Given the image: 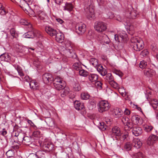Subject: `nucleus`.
<instances>
[{
	"mask_svg": "<svg viewBox=\"0 0 158 158\" xmlns=\"http://www.w3.org/2000/svg\"><path fill=\"white\" fill-rule=\"evenodd\" d=\"M131 46L136 51H139L144 47L143 41L136 37H132L131 40Z\"/></svg>",
	"mask_w": 158,
	"mask_h": 158,
	"instance_id": "1",
	"label": "nucleus"
},
{
	"mask_svg": "<svg viewBox=\"0 0 158 158\" xmlns=\"http://www.w3.org/2000/svg\"><path fill=\"white\" fill-rule=\"evenodd\" d=\"M98 110L100 113H103L108 110L110 106L109 102L106 100H101L98 103Z\"/></svg>",
	"mask_w": 158,
	"mask_h": 158,
	"instance_id": "2",
	"label": "nucleus"
},
{
	"mask_svg": "<svg viewBox=\"0 0 158 158\" xmlns=\"http://www.w3.org/2000/svg\"><path fill=\"white\" fill-rule=\"evenodd\" d=\"M115 40L118 42H120L125 43L128 40L127 35L125 31H122L120 32L119 35L116 34L114 35Z\"/></svg>",
	"mask_w": 158,
	"mask_h": 158,
	"instance_id": "3",
	"label": "nucleus"
},
{
	"mask_svg": "<svg viewBox=\"0 0 158 158\" xmlns=\"http://www.w3.org/2000/svg\"><path fill=\"white\" fill-rule=\"evenodd\" d=\"M85 15L89 19H93L95 16L94 6L93 4L89 5L85 10Z\"/></svg>",
	"mask_w": 158,
	"mask_h": 158,
	"instance_id": "4",
	"label": "nucleus"
},
{
	"mask_svg": "<svg viewBox=\"0 0 158 158\" xmlns=\"http://www.w3.org/2000/svg\"><path fill=\"white\" fill-rule=\"evenodd\" d=\"M94 28L97 31L103 32L107 29L106 23L102 21H97L95 23Z\"/></svg>",
	"mask_w": 158,
	"mask_h": 158,
	"instance_id": "5",
	"label": "nucleus"
},
{
	"mask_svg": "<svg viewBox=\"0 0 158 158\" xmlns=\"http://www.w3.org/2000/svg\"><path fill=\"white\" fill-rule=\"evenodd\" d=\"M75 30L78 34L81 35L85 31L86 25L81 22L78 23L75 26Z\"/></svg>",
	"mask_w": 158,
	"mask_h": 158,
	"instance_id": "6",
	"label": "nucleus"
},
{
	"mask_svg": "<svg viewBox=\"0 0 158 158\" xmlns=\"http://www.w3.org/2000/svg\"><path fill=\"white\" fill-rule=\"evenodd\" d=\"M41 33L38 31H36L35 33L33 31H29L25 33L23 36L24 38H32L35 36L40 37L41 36Z\"/></svg>",
	"mask_w": 158,
	"mask_h": 158,
	"instance_id": "7",
	"label": "nucleus"
},
{
	"mask_svg": "<svg viewBox=\"0 0 158 158\" xmlns=\"http://www.w3.org/2000/svg\"><path fill=\"white\" fill-rule=\"evenodd\" d=\"M97 39L100 42L103 44H108L110 40L107 35L105 34H102L98 35Z\"/></svg>",
	"mask_w": 158,
	"mask_h": 158,
	"instance_id": "8",
	"label": "nucleus"
},
{
	"mask_svg": "<svg viewBox=\"0 0 158 158\" xmlns=\"http://www.w3.org/2000/svg\"><path fill=\"white\" fill-rule=\"evenodd\" d=\"M43 79L44 82L46 84L51 83L53 80L52 75L50 73H45L43 75Z\"/></svg>",
	"mask_w": 158,
	"mask_h": 158,
	"instance_id": "9",
	"label": "nucleus"
},
{
	"mask_svg": "<svg viewBox=\"0 0 158 158\" xmlns=\"http://www.w3.org/2000/svg\"><path fill=\"white\" fill-rule=\"evenodd\" d=\"M46 32L50 36H55L57 32L56 30L49 26H47L45 27Z\"/></svg>",
	"mask_w": 158,
	"mask_h": 158,
	"instance_id": "10",
	"label": "nucleus"
},
{
	"mask_svg": "<svg viewBox=\"0 0 158 158\" xmlns=\"http://www.w3.org/2000/svg\"><path fill=\"white\" fill-rule=\"evenodd\" d=\"M122 121L125 126H127L128 129H130L132 128V123L130 122L129 119L126 116H123L122 119Z\"/></svg>",
	"mask_w": 158,
	"mask_h": 158,
	"instance_id": "11",
	"label": "nucleus"
},
{
	"mask_svg": "<svg viewBox=\"0 0 158 158\" xmlns=\"http://www.w3.org/2000/svg\"><path fill=\"white\" fill-rule=\"evenodd\" d=\"M158 137L154 135H150L147 139V144L149 145H152L154 144L157 141Z\"/></svg>",
	"mask_w": 158,
	"mask_h": 158,
	"instance_id": "12",
	"label": "nucleus"
},
{
	"mask_svg": "<svg viewBox=\"0 0 158 158\" xmlns=\"http://www.w3.org/2000/svg\"><path fill=\"white\" fill-rule=\"evenodd\" d=\"M150 105L152 106L153 109L157 112L156 115V118L158 119V101L155 99H152L150 102Z\"/></svg>",
	"mask_w": 158,
	"mask_h": 158,
	"instance_id": "13",
	"label": "nucleus"
},
{
	"mask_svg": "<svg viewBox=\"0 0 158 158\" xmlns=\"http://www.w3.org/2000/svg\"><path fill=\"white\" fill-rule=\"evenodd\" d=\"M144 74L148 77H151L155 75L156 72L148 67L145 69L143 70Z\"/></svg>",
	"mask_w": 158,
	"mask_h": 158,
	"instance_id": "14",
	"label": "nucleus"
},
{
	"mask_svg": "<svg viewBox=\"0 0 158 158\" xmlns=\"http://www.w3.org/2000/svg\"><path fill=\"white\" fill-rule=\"evenodd\" d=\"M150 62V59L148 58L147 60V61L143 60L141 61L139 64V67L140 68L144 69H145L148 67V65L149 64Z\"/></svg>",
	"mask_w": 158,
	"mask_h": 158,
	"instance_id": "15",
	"label": "nucleus"
},
{
	"mask_svg": "<svg viewBox=\"0 0 158 158\" xmlns=\"http://www.w3.org/2000/svg\"><path fill=\"white\" fill-rule=\"evenodd\" d=\"M123 114L122 110L118 108H116L113 109V114L115 118H119L121 117Z\"/></svg>",
	"mask_w": 158,
	"mask_h": 158,
	"instance_id": "16",
	"label": "nucleus"
},
{
	"mask_svg": "<svg viewBox=\"0 0 158 158\" xmlns=\"http://www.w3.org/2000/svg\"><path fill=\"white\" fill-rule=\"evenodd\" d=\"M132 132L133 135L137 136L142 133V129L139 127H134L132 128Z\"/></svg>",
	"mask_w": 158,
	"mask_h": 158,
	"instance_id": "17",
	"label": "nucleus"
},
{
	"mask_svg": "<svg viewBox=\"0 0 158 158\" xmlns=\"http://www.w3.org/2000/svg\"><path fill=\"white\" fill-rule=\"evenodd\" d=\"M132 144L137 148H140L142 145V143L139 139L138 138H134L133 140Z\"/></svg>",
	"mask_w": 158,
	"mask_h": 158,
	"instance_id": "18",
	"label": "nucleus"
},
{
	"mask_svg": "<svg viewBox=\"0 0 158 158\" xmlns=\"http://www.w3.org/2000/svg\"><path fill=\"white\" fill-rule=\"evenodd\" d=\"M64 38V34L59 31H58L56 34L55 35V39L56 40L60 43L63 42Z\"/></svg>",
	"mask_w": 158,
	"mask_h": 158,
	"instance_id": "19",
	"label": "nucleus"
},
{
	"mask_svg": "<svg viewBox=\"0 0 158 158\" xmlns=\"http://www.w3.org/2000/svg\"><path fill=\"white\" fill-rule=\"evenodd\" d=\"M63 10H67L70 12L73 10L74 7L73 5L71 3L67 2L64 6H63Z\"/></svg>",
	"mask_w": 158,
	"mask_h": 158,
	"instance_id": "20",
	"label": "nucleus"
},
{
	"mask_svg": "<svg viewBox=\"0 0 158 158\" xmlns=\"http://www.w3.org/2000/svg\"><path fill=\"white\" fill-rule=\"evenodd\" d=\"M53 85L54 87L57 90H60L64 89L66 85L64 81H62L59 83H53Z\"/></svg>",
	"mask_w": 158,
	"mask_h": 158,
	"instance_id": "21",
	"label": "nucleus"
},
{
	"mask_svg": "<svg viewBox=\"0 0 158 158\" xmlns=\"http://www.w3.org/2000/svg\"><path fill=\"white\" fill-rule=\"evenodd\" d=\"M131 120L133 123L135 124H141V118L137 115H134L131 117Z\"/></svg>",
	"mask_w": 158,
	"mask_h": 158,
	"instance_id": "22",
	"label": "nucleus"
},
{
	"mask_svg": "<svg viewBox=\"0 0 158 158\" xmlns=\"http://www.w3.org/2000/svg\"><path fill=\"white\" fill-rule=\"evenodd\" d=\"M32 139L31 136H26L22 137L20 141H22L23 143L26 145H29L31 142Z\"/></svg>",
	"mask_w": 158,
	"mask_h": 158,
	"instance_id": "23",
	"label": "nucleus"
},
{
	"mask_svg": "<svg viewBox=\"0 0 158 158\" xmlns=\"http://www.w3.org/2000/svg\"><path fill=\"white\" fill-rule=\"evenodd\" d=\"M88 78L89 81L92 83H94L98 79V75L93 73H89Z\"/></svg>",
	"mask_w": 158,
	"mask_h": 158,
	"instance_id": "24",
	"label": "nucleus"
},
{
	"mask_svg": "<svg viewBox=\"0 0 158 158\" xmlns=\"http://www.w3.org/2000/svg\"><path fill=\"white\" fill-rule=\"evenodd\" d=\"M74 106L75 109L77 110H81L84 107L83 103L78 101H76L74 102Z\"/></svg>",
	"mask_w": 158,
	"mask_h": 158,
	"instance_id": "25",
	"label": "nucleus"
},
{
	"mask_svg": "<svg viewBox=\"0 0 158 158\" xmlns=\"http://www.w3.org/2000/svg\"><path fill=\"white\" fill-rule=\"evenodd\" d=\"M97 70L102 76H105L107 73L106 70L102 66L99 65L97 68Z\"/></svg>",
	"mask_w": 158,
	"mask_h": 158,
	"instance_id": "26",
	"label": "nucleus"
},
{
	"mask_svg": "<svg viewBox=\"0 0 158 158\" xmlns=\"http://www.w3.org/2000/svg\"><path fill=\"white\" fill-rule=\"evenodd\" d=\"M65 88L61 92V96L62 97H64L67 95H70L72 93V92L70 90L69 87Z\"/></svg>",
	"mask_w": 158,
	"mask_h": 158,
	"instance_id": "27",
	"label": "nucleus"
},
{
	"mask_svg": "<svg viewBox=\"0 0 158 158\" xmlns=\"http://www.w3.org/2000/svg\"><path fill=\"white\" fill-rule=\"evenodd\" d=\"M112 135L117 136L121 135V132L120 128L117 127H115L112 129Z\"/></svg>",
	"mask_w": 158,
	"mask_h": 158,
	"instance_id": "28",
	"label": "nucleus"
},
{
	"mask_svg": "<svg viewBox=\"0 0 158 158\" xmlns=\"http://www.w3.org/2000/svg\"><path fill=\"white\" fill-rule=\"evenodd\" d=\"M29 85L31 89L33 90L38 89L39 84L35 80H32L29 83Z\"/></svg>",
	"mask_w": 158,
	"mask_h": 158,
	"instance_id": "29",
	"label": "nucleus"
},
{
	"mask_svg": "<svg viewBox=\"0 0 158 158\" xmlns=\"http://www.w3.org/2000/svg\"><path fill=\"white\" fill-rule=\"evenodd\" d=\"M38 16L40 19L44 20L47 19L48 17L46 14L43 11L40 10L38 12Z\"/></svg>",
	"mask_w": 158,
	"mask_h": 158,
	"instance_id": "30",
	"label": "nucleus"
},
{
	"mask_svg": "<svg viewBox=\"0 0 158 158\" xmlns=\"http://www.w3.org/2000/svg\"><path fill=\"white\" fill-rule=\"evenodd\" d=\"M0 59L2 61H8L10 59V56L7 53H3L0 56Z\"/></svg>",
	"mask_w": 158,
	"mask_h": 158,
	"instance_id": "31",
	"label": "nucleus"
},
{
	"mask_svg": "<svg viewBox=\"0 0 158 158\" xmlns=\"http://www.w3.org/2000/svg\"><path fill=\"white\" fill-rule=\"evenodd\" d=\"M13 66L17 70L19 76L21 77L24 75L22 69L20 66L17 64H14Z\"/></svg>",
	"mask_w": 158,
	"mask_h": 158,
	"instance_id": "32",
	"label": "nucleus"
},
{
	"mask_svg": "<svg viewBox=\"0 0 158 158\" xmlns=\"http://www.w3.org/2000/svg\"><path fill=\"white\" fill-rule=\"evenodd\" d=\"M90 63L94 67H98L99 65H101L98 64V60L94 58H92L89 60Z\"/></svg>",
	"mask_w": 158,
	"mask_h": 158,
	"instance_id": "33",
	"label": "nucleus"
},
{
	"mask_svg": "<svg viewBox=\"0 0 158 158\" xmlns=\"http://www.w3.org/2000/svg\"><path fill=\"white\" fill-rule=\"evenodd\" d=\"M143 128L146 132L150 131L153 129V127L149 123H146L143 125Z\"/></svg>",
	"mask_w": 158,
	"mask_h": 158,
	"instance_id": "34",
	"label": "nucleus"
},
{
	"mask_svg": "<svg viewBox=\"0 0 158 158\" xmlns=\"http://www.w3.org/2000/svg\"><path fill=\"white\" fill-rule=\"evenodd\" d=\"M105 76V80L108 82L109 83L114 80V78L110 73L106 74Z\"/></svg>",
	"mask_w": 158,
	"mask_h": 158,
	"instance_id": "35",
	"label": "nucleus"
},
{
	"mask_svg": "<svg viewBox=\"0 0 158 158\" xmlns=\"http://www.w3.org/2000/svg\"><path fill=\"white\" fill-rule=\"evenodd\" d=\"M132 155L133 158H144V157L143 154L140 152L133 153Z\"/></svg>",
	"mask_w": 158,
	"mask_h": 158,
	"instance_id": "36",
	"label": "nucleus"
},
{
	"mask_svg": "<svg viewBox=\"0 0 158 158\" xmlns=\"http://www.w3.org/2000/svg\"><path fill=\"white\" fill-rule=\"evenodd\" d=\"M65 45L66 50L68 51L70 53H71L73 51V49L70 42H67L66 43Z\"/></svg>",
	"mask_w": 158,
	"mask_h": 158,
	"instance_id": "37",
	"label": "nucleus"
},
{
	"mask_svg": "<svg viewBox=\"0 0 158 158\" xmlns=\"http://www.w3.org/2000/svg\"><path fill=\"white\" fill-rule=\"evenodd\" d=\"M79 75L81 76L86 77L88 75L89 73L85 70L81 69L79 70Z\"/></svg>",
	"mask_w": 158,
	"mask_h": 158,
	"instance_id": "38",
	"label": "nucleus"
},
{
	"mask_svg": "<svg viewBox=\"0 0 158 158\" xmlns=\"http://www.w3.org/2000/svg\"><path fill=\"white\" fill-rule=\"evenodd\" d=\"M96 106V102L95 101H91L90 102L89 105L88 106L89 109L92 110L95 108Z\"/></svg>",
	"mask_w": 158,
	"mask_h": 158,
	"instance_id": "39",
	"label": "nucleus"
},
{
	"mask_svg": "<svg viewBox=\"0 0 158 158\" xmlns=\"http://www.w3.org/2000/svg\"><path fill=\"white\" fill-rule=\"evenodd\" d=\"M81 89L80 84L78 83H75L73 85V89L74 91H78Z\"/></svg>",
	"mask_w": 158,
	"mask_h": 158,
	"instance_id": "40",
	"label": "nucleus"
},
{
	"mask_svg": "<svg viewBox=\"0 0 158 158\" xmlns=\"http://www.w3.org/2000/svg\"><path fill=\"white\" fill-rule=\"evenodd\" d=\"M89 97V95L86 92H82L81 94V99L86 100L88 99Z\"/></svg>",
	"mask_w": 158,
	"mask_h": 158,
	"instance_id": "41",
	"label": "nucleus"
},
{
	"mask_svg": "<svg viewBox=\"0 0 158 158\" xmlns=\"http://www.w3.org/2000/svg\"><path fill=\"white\" fill-rule=\"evenodd\" d=\"M19 23L21 25H28L29 27H31V25L30 24V23L25 19H21L19 21Z\"/></svg>",
	"mask_w": 158,
	"mask_h": 158,
	"instance_id": "42",
	"label": "nucleus"
},
{
	"mask_svg": "<svg viewBox=\"0 0 158 158\" xmlns=\"http://www.w3.org/2000/svg\"><path fill=\"white\" fill-rule=\"evenodd\" d=\"M73 67L77 70H79L81 68V66L80 63H75L73 65Z\"/></svg>",
	"mask_w": 158,
	"mask_h": 158,
	"instance_id": "43",
	"label": "nucleus"
},
{
	"mask_svg": "<svg viewBox=\"0 0 158 158\" xmlns=\"http://www.w3.org/2000/svg\"><path fill=\"white\" fill-rule=\"evenodd\" d=\"M110 84L114 88L118 89L119 88V86L118 83L114 80L110 83Z\"/></svg>",
	"mask_w": 158,
	"mask_h": 158,
	"instance_id": "44",
	"label": "nucleus"
},
{
	"mask_svg": "<svg viewBox=\"0 0 158 158\" xmlns=\"http://www.w3.org/2000/svg\"><path fill=\"white\" fill-rule=\"evenodd\" d=\"M118 89V91L121 94V95L123 97H125L127 94L126 92L125 89L123 87L119 88Z\"/></svg>",
	"mask_w": 158,
	"mask_h": 158,
	"instance_id": "45",
	"label": "nucleus"
},
{
	"mask_svg": "<svg viewBox=\"0 0 158 158\" xmlns=\"http://www.w3.org/2000/svg\"><path fill=\"white\" fill-rule=\"evenodd\" d=\"M62 81H64L63 79L60 77L57 76L56 77L54 80L53 83H59Z\"/></svg>",
	"mask_w": 158,
	"mask_h": 158,
	"instance_id": "46",
	"label": "nucleus"
},
{
	"mask_svg": "<svg viewBox=\"0 0 158 158\" xmlns=\"http://www.w3.org/2000/svg\"><path fill=\"white\" fill-rule=\"evenodd\" d=\"M95 86L97 87V89H102V84L101 82L99 81H96L94 83Z\"/></svg>",
	"mask_w": 158,
	"mask_h": 158,
	"instance_id": "47",
	"label": "nucleus"
},
{
	"mask_svg": "<svg viewBox=\"0 0 158 158\" xmlns=\"http://www.w3.org/2000/svg\"><path fill=\"white\" fill-rule=\"evenodd\" d=\"M124 148L126 151H129L131 149V144L129 143H126L124 146Z\"/></svg>",
	"mask_w": 158,
	"mask_h": 158,
	"instance_id": "48",
	"label": "nucleus"
},
{
	"mask_svg": "<svg viewBox=\"0 0 158 158\" xmlns=\"http://www.w3.org/2000/svg\"><path fill=\"white\" fill-rule=\"evenodd\" d=\"M6 11L2 7V4L0 3V14L4 15L6 14Z\"/></svg>",
	"mask_w": 158,
	"mask_h": 158,
	"instance_id": "49",
	"label": "nucleus"
},
{
	"mask_svg": "<svg viewBox=\"0 0 158 158\" xmlns=\"http://www.w3.org/2000/svg\"><path fill=\"white\" fill-rule=\"evenodd\" d=\"M148 54L149 52L148 51L147 49H146L142 51L140 53V54L141 56H148Z\"/></svg>",
	"mask_w": 158,
	"mask_h": 158,
	"instance_id": "50",
	"label": "nucleus"
},
{
	"mask_svg": "<svg viewBox=\"0 0 158 158\" xmlns=\"http://www.w3.org/2000/svg\"><path fill=\"white\" fill-rule=\"evenodd\" d=\"M37 153L38 152H36V153L30 154L27 158H38Z\"/></svg>",
	"mask_w": 158,
	"mask_h": 158,
	"instance_id": "51",
	"label": "nucleus"
},
{
	"mask_svg": "<svg viewBox=\"0 0 158 158\" xmlns=\"http://www.w3.org/2000/svg\"><path fill=\"white\" fill-rule=\"evenodd\" d=\"M130 14L131 15L130 17L132 18V19L135 18L137 16V14L135 11H131L130 12Z\"/></svg>",
	"mask_w": 158,
	"mask_h": 158,
	"instance_id": "52",
	"label": "nucleus"
},
{
	"mask_svg": "<svg viewBox=\"0 0 158 158\" xmlns=\"http://www.w3.org/2000/svg\"><path fill=\"white\" fill-rule=\"evenodd\" d=\"M10 32L11 35L13 37H16V34L15 30L14 28H12L10 30Z\"/></svg>",
	"mask_w": 158,
	"mask_h": 158,
	"instance_id": "53",
	"label": "nucleus"
},
{
	"mask_svg": "<svg viewBox=\"0 0 158 158\" xmlns=\"http://www.w3.org/2000/svg\"><path fill=\"white\" fill-rule=\"evenodd\" d=\"M6 154L8 157H10L12 156L13 152L12 151L9 150L6 152Z\"/></svg>",
	"mask_w": 158,
	"mask_h": 158,
	"instance_id": "54",
	"label": "nucleus"
},
{
	"mask_svg": "<svg viewBox=\"0 0 158 158\" xmlns=\"http://www.w3.org/2000/svg\"><path fill=\"white\" fill-rule=\"evenodd\" d=\"M108 18L111 19H112L114 16V14L111 12H109L107 14Z\"/></svg>",
	"mask_w": 158,
	"mask_h": 158,
	"instance_id": "55",
	"label": "nucleus"
},
{
	"mask_svg": "<svg viewBox=\"0 0 158 158\" xmlns=\"http://www.w3.org/2000/svg\"><path fill=\"white\" fill-rule=\"evenodd\" d=\"M124 114L126 115H129L131 114L130 111L128 109L126 108L124 112Z\"/></svg>",
	"mask_w": 158,
	"mask_h": 158,
	"instance_id": "56",
	"label": "nucleus"
},
{
	"mask_svg": "<svg viewBox=\"0 0 158 158\" xmlns=\"http://www.w3.org/2000/svg\"><path fill=\"white\" fill-rule=\"evenodd\" d=\"M40 134L39 131H35L33 133V135L35 137H38L40 136Z\"/></svg>",
	"mask_w": 158,
	"mask_h": 158,
	"instance_id": "57",
	"label": "nucleus"
},
{
	"mask_svg": "<svg viewBox=\"0 0 158 158\" xmlns=\"http://www.w3.org/2000/svg\"><path fill=\"white\" fill-rule=\"evenodd\" d=\"M56 20L60 24H62L63 25H64L65 23V22L62 19H56Z\"/></svg>",
	"mask_w": 158,
	"mask_h": 158,
	"instance_id": "58",
	"label": "nucleus"
},
{
	"mask_svg": "<svg viewBox=\"0 0 158 158\" xmlns=\"http://www.w3.org/2000/svg\"><path fill=\"white\" fill-rule=\"evenodd\" d=\"M21 135H22V134H16V133H15V136L18 137V139L19 141H20L21 139Z\"/></svg>",
	"mask_w": 158,
	"mask_h": 158,
	"instance_id": "59",
	"label": "nucleus"
},
{
	"mask_svg": "<svg viewBox=\"0 0 158 158\" xmlns=\"http://www.w3.org/2000/svg\"><path fill=\"white\" fill-rule=\"evenodd\" d=\"M52 146L53 145L52 144H49L48 143L47 145L46 144H45V147L48 149L49 150H51V148L52 147Z\"/></svg>",
	"mask_w": 158,
	"mask_h": 158,
	"instance_id": "60",
	"label": "nucleus"
},
{
	"mask_svg": "<svg viewBox=\"0 0 158 158\" xmlns=\"http://www.w3.org/2000/svg\"><path fill=\"white\" fill-rule=\"evenodd\" d=\"M128 136V135L127 134L124 135L121 137L120 139L121 140H124L126 139Z\"/></svg>",
	"mask_w": 158,
	"mask_h": 158,
	"instance_id": "61",
	"label": "nucleus"
},
{
	"mask_svg": "<svg viewBox=\"0 0 158 158\" xmlns=\"http://www.w3.org/2000/svg\"><path fill=\"white\" fill-rule=\"evenodd\" d=\"M105 120L107 124H108L109 125L110 124L111 121L110 118H105Z\"/></svg>",
	"mask_w": 158,
	"mask_h": 158,
	"instance_id": "62",
	"label": "nucleus"
},
{
	"mask_svg": "<svg viewBox=\"0 0 158 158\" xmlns=\"http://www.w3.org/2000/svg\"><path fill=\"white\" fill-rule=\"evenodd\" d=\"M114 72H115V73L116 74L118 75L120 77H122L123 75L122 73L120 71H115Z\"/></svg>",
	"mask_w": 158,
	"mask_h": 158,
	"instance_id": "63",
	"label": "nucleus"
},
{
	"mask_svg": "<svg viewBox=\"0 0 158 158\" xmlns=\"http://www.w3.org/2000/svg\"><path fill=\"white\" fill-rule=\"evenodd\" d=\"M24 79L26 81L29 83L31 81V79L29 77L27 76H26L25 77Z\"/></svg>",
	"mask_w": 158,
	"mask_h": 158,
	"instance_id": "64",
	"label": "nucleus"
}]
</instances>
